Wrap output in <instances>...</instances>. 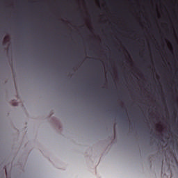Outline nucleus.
<instances>
[{
    "label": "nucleus",
    "mask_w": 178,
    "mask_h": 178,
    "mask_svg": "<svg viewBox=\"0 0 178 178\" xmlns=\"http://www.w3.org/2000/svg\"><path fill=\"white\" fill-rule=\"evenodd\" d=\"M171 163H175V165H177V157L176 156H173L171 157Z\"/></svg>",
    "instance_id": "nucleus-3"
},
{
    "label": "nucleus",
    "mask_w": 178,
    "mask_h": 178,
    "mask_svg": "<svg viewBox=\"0 0 178 178\" xmlns=\"http://www.w3.org/2000/svg\"><path fill=\"white\" fill-rule=\"evenodd\" d=\"M145 69L146 70H148V72H146L145 73L150 77V79H152V74L149 72V70L148 69V64L145 65Z\"/></svg>",
    "instance_id": "nucleus-4"
},
{
    "label": "nucleus",
    "mask_w": 178,
    "mask_h": 178,
    "mask_svg": "<svg viewBox=\"0 0 178 178\" xmlns=\"http://www.w3.org/2000/svg\"><path fill=\"white\" fill-rule=\"evenodd\" d=\"M167 91H169V89L168 88H166Z\"/></svg>",
    "instance_id": "nucleus-22"
},
{
    "label": "nucleus",
    "mask_w": 178,
    "mask_h": 178,
    "mask_svg": "<svg viewBox=\"0 0 178 178\" xmlns=\"http://www.w3.org/2000/svg\"><path fill=\"white\" fill-rule=\"evenodd\" d=\"M168 166H170V163H168Z\"/></svg>",
    "instance_id": "nucleus-23"
},
{
    "label": "nucleus",
    "mask_w": 178,
    "mask_h": 178,
    "mask_svg": "<svg viewBox=\"0 0 178 178\" xmlns=\"http://www.w3.org/2000/svg\"><path fill=\"white\" fill-rule=\"evenodd\" d=\"M161 172H162V173H163V168H162Z\"/></svg>",
    "instance_id": "nucleus-16"
},
{
    "label": "nucleus",
    "mask_w": 178,
    "mask_h": 178,
    "mask_svg": "<svg viewBox=\"0 0 178 178\" xmlns=\"http://www.w3.org/2000/svg\"><path fill=\"white\" fill-rule=\"evenodd\" d=\"M120 74H122V72H119L118 75L120 76Z\"/></svg>",
    "instance_id": "nucleus-11"
},
{
    "label": "nucleus",
    "mask_w": 178,
    "mask_h": 178,
    "mask_svg": "<svg viewBox=\"0 0 178 178\" xmlns=\"http://www.w3.org/2000/svg\"><path fill=\"white\" fill-rule=\"evenodd\" d=\"M37 42H38V40H36Z\"/></svg>",
    "instance_id": "nucleus-27"
},
{
    "label": "nucleus",
    "mask_w": 178,
    "mask_h": 178,
    "mask_svg": "<svg viewBox=\"0 0 178 178\" xmlns=\"http://www.w3.org/2000/svg\"><path fill=\"white\" fill-rule=\"evenodd\" d=\"M108 67H111V69H113L111 65H108Z\"/></svg>",
    "instance_id": "nucleus-13"
},
{
    "label": "nucleus",
    "mask_w": 178,
    "mask_h": 178,
    "mask_svg": "<svg viewBox=\"0 0 178 178\" xmlns=\"http://www.w3.org/2000/svg\"><path fill=\"white\" fill-rule=\"evenodd\" d=\"M118 51L119 50H113V52H114V54L116 55V54H118Z\"/></svg>",
    "instance_id": "nucleus-7"
},
{
    "label": "nucleus",
    "mask_w": 178,
    "mask_h": 178,
    "mask_svg": "<svg viewBox=\"0 0 178 178\" xmlns=\"http://www.w3.org/2000/svg\"><path fill=\"white\" fill-rule=\"evenodd\" d=\"M145 76L147 77V75H145Z\"/></svg>",
    "instance_id": "nucleus-29"
},
{
    "label": "nucleus",
    "mask_w": 178,
    "mask_h": 178,
    "mask_svg": "<svg viewBox=\"0 0 178 178\" xmlns=\"http://www.w3.org/2000/svg\"><path fill=\"white\" fill-rule=\"evenodd\" d=\"M141 60H144V58H141Z\"/></svg>",
    "instance_id": "nucleus-20"
},
{
    "label": "nucleus",
    "mask_w": 178,
    "mask_h": 178,
    "mask_svg": "<svg viewBox=\"0 0 178 178\" xmlns=\"http://www.w3.org/2000/svg\"><path fill=\"white\" fill-rule=\"evenodd\" d=\"M107 55H109V56H111V54L109 53H107Z\"/></svg>",
    "instance_id": "nucleus-17"
},
{
    "label": "nucleus",
    "mask_w": 178,
    "mask_h": 178,
    "mask_svg": "<svg viewBox=\"0 0 178 178\" xmlns=\"http://www.w3.org/2000/svg\"><path fill=\"white\" fill-rule=\"evenodd\" d=\"M169 107L171 108L172 109H173V106H172V103L170 104Z\"/></svg>",
    "instance_id": "nucleus-9"
},
{
    "label": "nucleus",
    "mask_w": 178,
    "mask_h": 178,
    "mask_svg": "<svg viewBox=\"0 0 178 178\" xmlns=\"http://www.w3.org/2000/svg\"><path fill=\"white\" fill-rule=\"evenodd\" d=\"M79 17H81V15H80V14H79Z\"/></svg>",
    "instance_id": "nucleus-18"
},
{
    "label": "nucleus",
    "mask_w": 178,
    "mask_h": 178,
    "mask_svg": "<svg viewBox=\"0 0 178 178\" xmlns=\"http://www.w3.org/2000/svg\"><path fill=\"white\" fill-rule=\"evenodd\" d=\"M81 23H84V21H81Z\"/></svg>",
    "instance_id": "nucleus-24"
},
{
    "label": "nucleus",
    "mask_w": 178,
    "mask_h": 178,
    "mask_svg": "<svg viewBox=\"0 0 178 178\" xmlns=\"http://www.w3.org/2000/svg\"><path fill=\"white\" fill-rule=\"evenodd\" d=\"M6 30H9V28H7Z\"/></svg>",
    "instance_id": "nucleus-25"
},
{
    "label": "nucleus",
    "mask_w": 178,
    "mask_h": 178,
    "mask_svg": "<svg viewBox=\"0 0 178 178\" xmlns=\"http://www.w3.org/2000/svg\"><path fill=\"white\" fill-rule=\"evenodd\" d=\"M95 60H98V59H97V58H95Z\"/></svg>",
    "instance_id": "nucleus-21"
},
{
    "label": "nucleus",
    "mask_w": 178,
    "mask_h": 178,
    "mask_svg": "<svg viewBox=\"0 0 178 178\" xmlns=\"http://www.w3.org/2000/svg\"><path fill=\"white\" fill-rule=\"evenodd\" d=\"M146 133L147 134H149L150 136H152V137H154V138H159V140H160V143H161L162 144H165V140L163 139H161V136L155 134L154 131H151L149 127H147V131Z\"/></svg>",
    "instance_id": "nucleus-1"
},
{
    "label": "nucleus",
    "mask_w": 178,
    "mask_h": 178,
    "mask_svg": "<svg viewBox=\"0 0 178 178\" xmlns=\"http://www.w3.org/2000/svg\"><path fill=\"white\" fill-rule=\"evenodd\" d=\"M92 3H94V1H92Z\"/></svg>",
    "instance_id": "nucleus-28"
},
{
    "label": "nucleus",
    "mask_w": 178,
    "mask_h": 178,
    "mask_svg": "<svg viewBox=\"0 0 178 178\" xmlns=\"http://www.w3.org/2000/svg\"><path fill=\"white\" fill-rule=\"evenodd\" d=\"M170 101H171V102H172V99H171V100H170Z\"/></svg>",
    "instance_id": "nucleus-30"
},
{
    "label": "nucleus",
    "mask_w": 178,
    "mask_h": 178,
    "mask_svg": "<svg viewBox=\"0 0 178 178\" xmlns=\"http://www.w3.org/2000/svg\"><path fill=\"white\" fill-rule=\"evenodd\" d=\"M168 99L169 101L172 99V95H170V94L168 95Z\"/></svg>",
    "instance_id": "nucleus-6"
},
{
    "label": "nucleus",
    "mask_w": 178,
    "mask_h": 178,
    "mask_svg": "<svg viewBox=\"0 0 178 178\" xmlns=\"http://www.w3.org/2000/svg\"><path fill=\"white\" fill-rule=\"evenodd\" d=\"M148 63L149 65H151V60H149Z\"/></svg>",
    "instance_id": "nucleus-12"
},
{
    "label": "nucleus",
    "mask_w": 178,
    "mask_h": 178,
    "mask_svg": "<svg viewBox=\"0 0 178 178\" xmlns=\"http://www.w3.org/2000/svg\"><path fill=\"white\" fill-rule=\"evenodd\" d=\"M141 66H144V64H142Z\"/></svg>",
    "instance_id": "nucleus-26"
},
{
    "label": "nucleus",
    "mask_w": 178,
    "mask_h": 178,
    "mask_svg": "<svg viewBox=\"0 0 178 178\" xmlns=\"http://www.w3.org/2000/svg\"><path fill=\"white\" fill-rule=\"evenodd\" d=\"M119 29L120 30V31H122V28H119Z\"/></svg>",
    "instance_id": "nucleus-19"
},
{
    "label": "nucleus",
    "mask_w": 178,
    "mask_h": 178,
    "mask_svg": "<svg viewBox=\"0 0 178 178\" xmlns=\"http://www.w3.org/2000/svg\"><path fill=\"white\" fill-rule=\"evenodd\" d=\"M31 6H32V8L34 7V4L33 3H31Z\"/></svg>",
    "instance_id": "nucleus-10"
},
{
    "label": "nucleus",
    "mask_w": 178,
    "mask_h": 178,
    "mask_svg": "<svg viewBox=\"0 0 178 178\" xmlns=\"http://www.w3.org/2000/svg\"><path fill=\"white\" fill-rule=\"evenodd\" d=\"M118 112H120V111H118Z\"/></svg>",
    "instance_id": "nucleus-31"
},
{
    "label": "nucleus",
    "mask_w": 178,
    "mask_h": 178,
    "mask_svg": "<svg viewBox=\"0 0 178 178\" xmlns=\"http://www.w3.org/2000/svg\"><path fill=\"white\" fill-rule=\"evenodd\" d=\"M120 116H123L124 118H122V120H124V122H127V123H129L130 122L129 120H127V114H124V113L120 111Z\"/></svg>",
    "instance_id": "nucleus-2"
},
{
    "label": "nucleus",
    "mask_w": 178,
    "mask_h": 178,
    "mask_svg": "<svg viewBox=\"0 0 178 178\" xmlns=\"http://www.w3.org/2000/svg\"><path fill=\"white\" fill-rule=\"evenodd\" d=\"M117 58L118 60L123 59V60H124V59L126 58V56H124V54H122V56H120V55H118Z\"/></svg>",
    "instance_id": "nucleus-5"
},
{
    "label": "nucleus",
    "mask_w": 178,
    "mask_h": 178,
    "mask_svg": "<svg viewBox=\"0 0 178 178\" xmlns=\"http://www.w3.org/2000/svg\"><path fill=\"white\" fill-rule=\"evenodd\" d=\"M157 93L159 96H161V92H159V89H157Z\"/></svg>",
    "instance_id": "nucleus-8"
},
{
    "label": "nucleus",
    "mask_w": 178,
    "mask_h": 178,
    "mask_svg": "<svg viewBox=\"0 0 178 178\" xmlns=\"http://www.w3.org/2000/svg\"><path fill=\"white\" fill-rule=\"evenodd\" d=\"M136 27H137L138 29H140V26H139L138 25H137Z\"/></svg>",
    "instance_id": "nucleus-15"
},
{
    "label": "nucleus",
    "mask_w": 178,
    "mask_h": 178,
    "mask_svg": "<svg viewBox=\"0 0 178 178\" xmlns=\"http://www.w3.org/2000/svg\"><path fill=\"white\" fill-rule=\"evenodd\" d=\"M167 51H168V52H170V51L169 50V49H168V48H167Z\"/></svg>",
    "instance_id": "nucleus-14"
}]
</instances>
